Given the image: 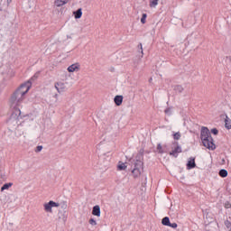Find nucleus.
<instances>
[{
    "label": "nucleus",
    "instance_id": "obj_1",
    "mask_svg": "<svg viewBox=\"0 0 231 231\" xmlns=\"http://www.w3.org/2000/svg\"><path fill=\"white\" fill-rule=\"evenodd\" d=\"M30 88H32V82L27 81L23 83L17 90L13 94L10 98L11 106L13 107H17L21 106V102L24 100V95L30 91Z\"/></svg>",
    "mask_w": 231,
    "mask_h": 231
},
{
    "label": "nucleus",
    "instance_id": "obj_2",
    "mask_svg": "<svg viewBox=\"0 0 231 231\" xmlns=\"http://www.w3.org/2000/svg\"><path fill=\"white\" fill-rule=\"evenodd\" d=\"M200 138L202 140V143L204 147L209 149V151H214L216 149V144L214 143V139L210 134V130L207 127L201 128Z\"/></svg>",
    "mask_w": 231,
    "mask_h": 231
},
{
    "label": "nucleus",
    "instance_id": "obj_3",
    "mask_svg": "<svg viewBox=\"0 0 231 231\" xmlns=\"http://www.w3.org/2000/svg\"><path fill=\"white\" fill-rule=\"evenodd\" d=\"M142 172H143V161H142V159H137L134 162V167L132 171V174L134 178H140V176H142Z\"/></svg>",
    "mask_w": 231,
    "mask_h": 231
},
{
    "label": "nucleus",
    "instance_id": "obj_4",
    "mask_svg": "<svg viewBox=\"0 0 231 231\" xmlns=\"http://www.w3.org/2000/svg\"><path fill=\"white\" fill-rule=\"evenodd\" d=\"M59 207H60V204L53 200L43 203V210L46 214H53V208H59Z\"/></svg>",
    "mask_w": 231,
    "mask_h": 231
},
{
    "label": "nucleus",
    "instance_id": "obj_5",
    "mask_svg": "<svg viewBox=\"0 0 231 231\" xmlns=\"http://www.w3.org/2000/svg\"><path fill=\"white\" fill-rule=\"evenodd\" d=\"M67 70L69 73H75L77 71H80V63H74L68 67Z\"/></svg>",
    "mask_w": 231,
    "mask_h": 231
},
{
    "label": "nucleus",
    "instance_id": "obj_6",
    "mask_svg": "<svg viewBox=\"0 0 231 231\" xmlns=\"http://www.w3.org/2000/svg\"><path fill=\"white\" fill-rule=\"evenodd\" d=\"M55 88L58 93H64V91H66V83L60 81L55 84Z\"/></svg>",
    "mask_w": 231,
    "mask_h": 231
},
{
    "label": "nucleus",
    "instance_id": "obj_7",
    "mask_svg": "<svg viewBox=\"0 0 231 231\" xmlns=\"http://www.w3.org/2000/svg\"><path fill=\"white\" fill-rule=\"evenodd\" d=\"M69 0H55L54 1V6H57V8H60V6H64L65 5H68Z\"/></svg>",
    "mask_w": 231,
    "mask_h": 231
},
{
    "label": "nucleus",
    "instance_id": "obj_8",
    "mask_svg": "<svg viewBox=\"0 0 231 231\" xmlns=\"http://www.w3.org/2000/svg\"><path fill=\"white\" fill-rule=\"evenodd\" d=\"M181 152V147L180 146H176L174 150L170 152V156H174V158H178V154Z\"/></svg>",
    "mask_w": 231,
    "mask_h": 231
},
{
    "label": "nucleus",
    "instance_id": "obj_9",
    "mask_svg": "<svg viewBox=\"0 0 231 231\" xmlns=\"http://www.w3.org/2000/svg\"><path fill=\"white\" fill-rule=\"evenodd\" d=\"M114 102L116 106H122V102H124V96H116Z\"/></svg>",
    "mask_w": 231,
    "mask_h": 231
},
{
    "label": "nucleus",
    "instance_id": "obj_10",
    "mask_svg": "<svg viewBox=\"0 0 231 231\" xmlns=\"http://www.w3.org/2000/svg\"><path fill=\"white\" fill-rule=\"evenodd\" d=\"M92 215L100 217V206L97 205L93 207Z\"/></svg>",
    "mask_w": 231,
    "mask_h": 231
},
{
    "label": "nucleus",
    "instance_id": "obj_11",
    "mask_svg": "<svg viewBox=\"0 0 231 231\" xmlns=\"http://www.w3.org/2000/svg\"><path fill=\"white\" fill-rule=\"evenodd\" d=\"M116 169H117V171H126L127 170V163L118 162Z\"/></svg>",
    "mask_w": 231,
    "mask_h": 231
},
{
    "label": "nucleus",
    "instance_id": "obj_12",
    "mask_svg": "<svg viewBox=\"0 0 231 231\" xmlns=\"http://www.w3.org/2000/svg\"><path fill=\"white\" fill-rule=\"evenodd\" d=\"M188 169H194L196 167V159L195 158H190L189 161L188 162Z\"/></svg>",
    "mask_w": 231,
    "mask_h": 231
},
{
    "label": "nucleus",
    "instance_id": "obj_13",
    "mask_svg": "<svg viewBox=\"0 0 231 231\" xmlns=\"http://www.w3.org/2000/svg\"><path fill=\"white\" fill-rule=\"evenodd\" d=\"M73 15L75 19H80V17H82V8H79L77 11H74Z\"/></svg>",
    "mask_w": 231,
    "mask_h": 231
},
{
    "label": "nucleus",
    "instance_id": "obj_14",
    "mask_svg": "<svg viewBox=\"0 0 231 231\" xmlns=\"http://www.w3.org/2000/svg\"><path fill=\"white\" fill-rule=\"evenodd\" d=\"M225 127L226 129H231V119L228 117V116H226L225 118Z\"/></svg>",
    "mask_w": 231,
    "mask_h": 231
},
{
    "label": "nucleus",
    "instance_id": "obj_15",
    "mask_svg": "<svg viewBox=\"0 0 231 231\" xmlns=\"http://www.w3.org/2000/svg\"><path fill=\"white\" fill-rule=\"evenodd\" d=\"M158 3H160V0H150L149 2L150 8H156L158 6Z\"/></svg>",
    "mask_w": 231,
    "mask_h": 231
},
{
    "label": "nucleus",
    "instance_id": "obj_16",
    "mask_svg": "<svg viewBox=\"0 0 231 231\" xmlns=\"http://www.w3.org/2000/svg\"><path fill=\"white\" fill-rule=\"evenodd\" d=\"M173 89L176 93H183V87L181 85H175Z\"/></svg>",
    "mask_w": 231,
    "mask_h": 231
},
{
    "label": "nucleus",
    "instance_id": "obj_17",
    "mask_svg": "<svg viewBox=\"0 0 231 231\" xmlns=\"http://www.w3.org/2000/svg\"><path fill=\"white\" fill-rule=\"evenodd\" d=\"M59 219L62 221V223H66V221H68V216L66 215V211L61 213V216L59 217Z\"/></svg>",
    "mask_w": 231,
    "mask_h": 231
},
{
    "label": "nucleus",
    "instance_id": "obj_18",
    "mask_svg": "<svg viewBox=\"0 0 231 231\" xmlns=\"http://www.w3.org/2000/svg\"><path fill=\"white\" fill-rule=\"evenodd\" d=\"M219 176L221 178H226V176H228V171L225 169H222L219 171Z\"/></svg>",
    "mask_w": 231,
    "mask_h": 231
},
{
    "label": "nucleus",
    "instance_id": "obj_19",
    "mask_svg": "<svg viewBox=\"0 0 231 231\" xmlns=\"http://www.w3.org/2000/svg\"><path fill=\"white\" fill-rule=\"evenodd\" d=\"M14 184L13 183H5L1 187V191L3 192L4 190H8L10 187H12Z\"/></svg>",
    "mask_w": 231,
    "mask_h": 231
},
{
    "label": "nucleus",
    "instance_id": "obj_20",
    "mask_svg": "<svg viewBox=\"0 0 231 231\" xmlns=\"http://www.w3.org/2000/svg\"><path fill=\"white\" fill-rule=\"evenodd\" d=\"M162 224L164 225V226H169V225H171V220L168 217H165L164 218H162Z\"/></svg>",
    "mask_w": 231,
    "mask_h": 231
},
{
    "label": "nucleus",
    "instance_id": "obj_21",
    "mask_svg": "<svg viewBox=\"0 0 231 231\" xmlns=\"http://www.w3.org/2000/svg\"><path fill=\"white\" fill-rule=\"evenodd\" d=\"M146 21H147V14H143L141 18L142 24H145Z\"/></svg>",
    "mask_w": 231,
    "mask_h": 231
},
{
    "label": "nucleus",
    "instance_id": "obj_22",
    "mask_svg": "<svg viewBox=\"0 0 231 231\" xmlns=\"http://www.w3.org/2000/svg\"><path fill=\"white\" fill-rule=\"evenodd\" d=\"M174 140H180L181 138V134L180 132H177L173 134Z\"/></svg>",
    "mask_w": 231,
    "mask_h": 231
},
{
    "label": "nucleus",
    "instance_id": "obj_23",
    "mask_svg": "<svg viewBox=\"0 0 231 231\" xmlns=\"http://www.w3.org/2000/svg\"><path fill=\"white\" fill-rule=\"evenodd\" d=\"M89 225L92 226H97V220L95 218H90L88 221Z\"/></svg>",
    "mask_w": 231,
    "mask_h": 231
},
{
    "label": "nucleus",
    "instance_id": "obj_24",
    "mask_svg": "<svg viewBox=\"0 0 231 231\" xmlns=\"http://www.w3.org/2000/svg\"><path fill=\"white\" fill-rule=\"evenodd\" d=\"M157 151L160 154H163V148L162 147L161 143L157 145Z\"/></svg>",
    "mask_w": 231,
    "mask_h": 231
},
{
    "label": "nucleus",
    "instance_id": "obj_25",
    "mask_svg": "<svg viewBox=\"0 0 231 231\" xmlns=\"http://www.w3.org/2000/svg\"><path fill=\"white\" fill-rule=\"evenodd\" d=\"M15 123L17 125V119H15V117H14V116L11 117V119L9 120V125H12V124Z\"/></svg>",
    "mask_w": 231,
    "mask_h": 231
},
{
    "label": "nucleus",
    "instance_id": "obj_26",
    "mask_svg": "<svg viewBox=\"0 0 231 231\" xmlns=\"http://www.w3.org/2000/svg\"><path fill=\"white\" fill-rule=\"evenodd\" d=\"M225 225H226V228L231 230V223H230V221H228V220L225 221Z\"/></svg>",
    "mask_w": 231,
    "mask_h": 231
},
{
    "label": "nucleus",
    "instance_id": "obj_27",
    "mask_svg": "<svg viewBox=\"0 0 231 231\" xmlns=\"http://www.w3.org/2000/svg\"><path fill=\"white\" fill-rule=\"evenodd\" d=\"M41 151H42V145L37 146L35 149V152H41Z\"/></svg>",
    "mask_w": 231,
    "mask_h": 231
},
{
    "label": "nucleus",
    "instance_id": "obj_28",
    "mask_svg": "<svg viewBox=\"0 0 231 231\" xmlns=\"http://www.w3.org/2000/svg\"><path fill=\"white\" fill-rule=\"evenodd\" d=\"M168 226H171V228H178V224H176V223L171 224L170 223V225Z\"/></svg>",
    "mask_w": 231,
    "mask_h": 231
},
{
    "label": "nucleus",
    "instance_id": "obj_29",
    "mask_svg": "<svg viewBox=\"0 0 231 231\" xmlns=\"http://www.w3.org/2000/svg\"><path fill=\"white\" fill-rule=\"evenodd\" d=\"M211 133H212L213 134H217L219 133V131H217V129H216V128H213V129L211 130Z\"/></svg>",
    "mask_w": 231,
    "mask_h": 231
},
{
    "label": "nucleus",
    "instance_id": "obj_30",
    "mask_svg": "<svg viewBox=\"0 0 231 231\" xmlns=\"http://www.w3.org/2000/svg\"><path fill=\"white\" fill-rule=\"evenodd\" d=\"M138 48L141 50L142 55H143V47L142 46V43L138 45Z\"/></svg>",
    "mask_w": 231,
    "mask_h": 231
},
{
    "label": "nucleus",
    "instance_id": "obj_31",
    "mask_svg": "<svg viewBox=\"0 0 231 231\" xmlns=\"http://www.w3.org/2000/svg\"><path fill=\"white\" fill-rule=\"evenodd\" d=\"M225 208H231V204L229 202H226Z\"/></svg>",
    "mask_w": 231,
    "mask_h": 231
},
{
    "label": "nucleus",
    "instance_id": "obj_32",
    "mask_svg": "<svg viewBox=\"0 0 231 231\" xmlns=\"http://www.w3.org/2000/svg\"><path fill=\"white\" fill-rule=\"evenodd\" d=\"M61 208H62L63 210H66V209L68 208V204L63 203V204L61 205Z\"/></svg>",
    "mask_w": 231,
    "mask_h": 231
},
{
    "label": "nucleus",
    "instance_id": "obj_33",
    "mask_svg": "<svg viewBox=\"0 0 231 231\" xmlns=\"http://www.w3.org/2000/svg\"><path fill=\"white\" fill-rule=\"evenodd\" d=\"M164 113H165L166 115H171V108H167V109L164 111Z\"/></svg>",
    "mask_w": 231,
    "mask_h": 231
},
{
    "label": "nucleus",
    "instance_id": "obj_34",
    "mask_svg": "<svg viewBox=\"0 0 231 231\" xmlns=\"http://www.w3.org/2000/svg\"><path fill=\"white\" fill-rule=\"evenodd\" d=\"M17 113H18L19 116H21V110H18Z\"/></svg>",
    "mask_w": 231,
    "mask_h": 231
}]
</instances>
